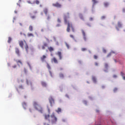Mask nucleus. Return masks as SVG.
I'll return each mask as SVG.
<instances>
[{"mask_svg":"<svg viewBox=\"0 0 125 125\" xmlns=\"http://www.w3.org/2000/svg\"><path fill=\"white\" fill-rule=\"evenodd\" d=\"M30 85L32 86V82H30Z\"/></svg>","mask_w":125,"mask_h":125,"instance_id":"59","label":"nucleus"},{"mask_svg":"<svg viewBox=\"0 0 125 125\" xmlns=\"http://www.w3.org/2000/svg\"><path fill=\"white\" fill-rule=\"evenodd\" d=\"M60 77L61 78H64V75H63V74H60Z\"/></svg>","mask_w":125,"mask_h":125,"instance_id":"34","label":"nucleus"},{"mask_svg":"<svg viewBox=\"0 0 125 125\" xmlns=\"http://www.w3.org/2000/svg\"><path fill=\"white\" fill-rule=\"evenodd\" d=\"M33 13H34V14H37V13H38V11H34Z\"/></svg>","mask_w":125,"mask_h":125,"instance_id":"47","label":"nucleus"},{"mask_svg":"<svg viewBox=\"0 0 125 125\" xmlns=\"http://www.w3.org/2000/svg\"><path fill=\"white\" fill-rule=\"evenodd\" d=\"M19 88H21V89H24V86H23L22 85H21L19 86Z\"/></svg>","mask_w":125,"mask_h":125,"instance_id":"32","label":"nucleus"},{"mask_svg":"<svg viewBox=\"0 0 125 125\" xmlns=\"http://www.w3.org/2000/svg\"><path fill=\"white\" fill-rule=\"evenodd\" d=\"M15 52H16V54L18 55V56H21L20 51H19V49L18 48H15Z\"/></svg>","mask_w":125,"mask_h":125,"instance_id":"10","label":"nucleus"},{"mask_svg":"<svg viewBox=\"0 0 125 125\" xmlns=\"http://www.w3.org/2000/svg\"><path fill=\"white\" fill-rule=\"evenodd\" d=\"M43 11L45 14V15H48V9H47V8H44L43 10Z\"/></svg>","mask_w":125,"mask_h":125,"instance_id":"13","label":"nucleus"},{"mask_svg":"<svg viewBox=\"0 0 125 125\" xmlns=\"http://www.w3.org/2000/svg\"><path fill=\"white\" fill-rule=\"evenodd\" d=\"M108 67H109V65L108 64V63H104V68L106 69L104 70V72H105L106 73H107V72H108Z\"/></svg>","mask_w":125,"mask_h":125,"instance_id":"9","label":"nucleus"},{"mask_svg":"<svg viewBox=\"0 0 125 125\" xmlns=\"http://www.w3.org/2000/svg\"><path fill=\"white\" fill-rule=\"evenodd\" d=\"M82 51H85V50H86V48H82Z\"/></svg>","mask_w":125,"mask_h":125,"instance_id":"36","label":"nucleus"},{"mask_svg":"<svg viewBox=\"0 0 125 125\" xmlns=\"http://www.w3.org/2000/svg\"><path fill=\"white\" fill-rule=\"evenodd\" d=\"M33 4H36L39 5L40 4V1L39 0H36L35 1H34L32 3Z\"/></svg>","mask_w":125,"mask_h":125,"instance_id":"18","label":"nucleus"},{"mask_svg":"<svg viewBox=\"0 0 125 125\" xmlns=\"http://www.w3.org/2000/svg\"><path fill=\"white\" fill-rule=\"evenodd\" d=\"M121 75L122 76V77H125V73H123V72H121Z\"/></svg>","mask_w":125,"mask_h":125,"instance_id":"33","label":"nucleus"},{"mask_svg":"<svg viewBox=\"0 0 125 125\" xmlns=\"http://www.w3.org/2000/svg\"><path fill=\"white\" fill-rule=\"evenodd\" d=\"M26 83L27 84H29V81H28V79H26Z\"/></svg>","mask_w":125,"mask_h":125,"instance_id":"49","label":"nucleus"},{"mask_svg":"<svg viewBox=\"0 0 125 125\" xmlns=\"http://www.w3.org/2000/svg\"><path fill=\"white\" fill-rule=\"evenodd\" d=\"M117 90H118L117 88H114V89H113V91L114 92H116V91H117Z\"/></svg>","mask_w":125,"mask_h":125,"instance_id":"39","label":"nucleus"},{"mask_svg":"<svg viewBox=\"0 0 125 125\" xmlns=\"http://www.w3.org/2000/svg\"><path fill=\"white\" fill-rule=\"evenodd\" d=\"M48 44H47V43L46 42H44L43 43V44L42 45V49L43 50H44V49H45V47H47Z\"/></svg>","mask_w":125,"mask_h":125,"instance_id":"12","label":"nucleus"},{"mask_svg":"<svg viewBox=\"0 0 125 125\" xmlns=\"http://www.w3.org/2000/svg\"><path fill=\"white\" fill-rule=\"evenodd\" d=\"M79 17L80 19H81L82 20H84V19L83 18V14H79Z\"/></svg>","mask_w":125,"mask_h":125,"instance_id":"21","label":"nucleus"},{"mask_svg":"<svg viewBox=\"0 0 125 125\" xmlns=\"http://www.w3.org/2000/svg\"><path fill=\"white\" fill-rule=\"evenodd\" d=\"M41 15H43V13H41Z\"/></svg>","mask_w":125,"mask_h":125,"instance_id":"64","label":"nucleus"},{"mask_svg":"<svg viewBox=\"0 0 125 125\" xmlns=\"http://www.w3.org/2000/svg\"><path fill=\"white\" fill-rule=\"evenodd\" d=\"M101 18H102V19L104 20V19H105V16H103Z\"/></svg>","mask_w":125,"mask_h":125,"instance_id":"48","label":"nucleus"},{"mask_svg":"<svg viewBox=\"0 0 125 125\" xmlns=\"http://www.w3.org/2000/svg\"><path fill=\"white\" fill-rule=\"evenodd\" d=\"M20 26H23V24L21 22L20 23Z\"/></svg>","mask_w":125,"mask_h":125,"instance_id":"54","label":"nucleus"},{"mask_svg":"<svg viewBox=\"0 0 125 125\" xmlns=\"http://www.w3.org/2000/svg\"><path fill=\"white\" fill-rule=\"evenodd\" d=\"M117 30H118V31H119V28H118V27H116Z\"/></svg>","mask_w":125,"mask_h":125,"instance_id":"61","label":"nucleus"},{"mask_svg":"<svg viewBox=\"0 0 125 125\" xmlns=\"http://www.w3.org/2000/svg\"><path fill=\"white\" fill-rule=\"evenodd\" d=\"M33 105L35 110H37V111H38V112H40V113H42L43 109H42V105L39 104V103L37 101H34L33 103Z\"/></svg>","mask_w":125,"mask_h":125,"instance_id":"3","label":"nucleus"},{"mask_svg":"<svg viewBox=\"0 0 125 125\" xmlns=\"http://www.w3.org/2000/svg\"><path fill=\"white\" fill-rule=\"evenodd\" d=\"M42 62H45V59H46V56L43 55L40 58Z\"/></svg>","mask_w":125,"mask_h":125,"instance_id":"8","label":"nucleus"},{"mask_svg":"<svg viewBox=\"0 0 125 125\" xmlns=\"http://www.w3.org/2000/svg\"><path fill=\"white\" fill-rule=\"evenodd\" d=\"M27 2H28V3H29V4H34L33 3V2H31V1H30V0L27 1Z\"/></svg>","mask_w":125,"mask_h":125,"instance_id":"35","label":"nucleus"},{"mask_svg":"<svg viewBox=\"0 0 125 125\" xmlns=\"http://www.w3.org/2000/svg\"><path fill=\"white\" fill-rule=\"evenodd\" d=\"M21 83H23V80H21Z\"/></svg>","mask_w":125,"mask_h":125,"instance_id":"62","label":"nucleus"},{"mask_svg":"<svg viewBox=\"0 0 125 125\" xmlns=\"http://www.w3.org/2000/svg\"><path fill=\"white\" fill-rule=\"evenodd\" d=\"M92 81L94 82V83H96V78L95 77H92Z\"/></svg>","mask_w":125,"mask_h":125,"instance_id":"28","label":"nucleus"},{"mask_svg":"<svg viewBox=\"0 0 125 125\" xmlns=\"http://www.w3.org/2000/svg\"><path fill=\"white\" fill-rule=\"evenodd\" d=\"M90 20L91 21H92V20H93V19L92 18H90Z\"/></svg>","mask_w":125,"mask_h":125,"instance_id":"52","label":"nucleus"},{"mask_svg":"<svg viewBox=\"0 0 125 125\" xmlns=\"http://www.w3.org/2000/svg\"><path fill=\"white\" fill-rule=\"evenodd\" d=\"M94 58L95 59H97V58H98V57L97 55H94Z\"/></svg>","mask_w":125,"mask_h":125,"instance_id":"38","label":"nucleus"},{"mask_svg":"<svg viewBox=\"0 0 125 125\" xmlns=\"http://www.w3.org/2000/svg\"><path fill=\"white\" fill-rule=\"evenodd\" d=\"M24 47L25 49V50L28 52V49H29V46H28V44H27V42L26 41L23 40H21L19 41V44L20 46L21 47V48H24Z\"/></svg>","mask_w":125,"mask_h":125,"instance_id":"4","label":"nucleus"},{"mask_svg":"<svg viewBox=\"0 0 125 125\" xmlns=\"http://www.w3.org/2000/svg\"><path fill=\"white\" fill-rule=\"evenodd\" d=\"M82 33L83 35V39L84 41H86V40H87V38H86V35H85V32H84V31L83 30H82Z\"/></svg>","mask_w":125,"mask_h":125,"instance_id":"7","label":"nucleus"},{"mask_svg":"<svg viewBox=\"0 0 125 125\" xmlns=\"http://www.w3.org/2000/svg\"><path fill=\"white\" fill-rule=\"evenodd\" d=\"M102 88H104L105 87H104V86H102Z\"/></svg>","mask_w":125,"mask_h":125,"instance_id":"60","label":"nucleus"},{"mask_svg":"<svg viewBox=\"0 0 125 125\" xmlns=\"http://www.w3.org/2000/svg\"><path fill=\"white\" fill-rule=\"evenodd\" d=\"M48 49L50 52H52V51H54V48L51 46L48 47Z\"/></svg>","mask_w":125,"mask_h":125,"instance_id":"15","label":"nucleus"},{"mask_svg":"<svg viewBox=\"0 0 125 125\" xmlns=\"http://www.w3.org/2000/svg\"><path fill=\"white\" fill-rule=\"evenodd\" d=\"M104 5L105 7H108V6H109V2H104Z\"/></svg>","mask_w":125,"mask_h":125,"instance_id":"19","label":"nucleus"},{"mask_svg":"<svg viewBox=\"0 0 125 125\" xmlns=\"http://www.w3.org/2000/svg\"><path fill=\"white\" fill-rule=\"evenodd\" d=\"M43 125H49V124H47L45 123L43 124Z\"/></svg>","mask_w":125,"mask_h":125,"instance_id":"51","label":"nucleus"},{"mask_svg":"<svg viewBox=\"0 0 125 125\" xmlns=\"http://www.w3.org/2000/svg\"><path fill=\"white\" fill-rule=\"evenodd\" d=\"M17 5H19V6H20V4L17 3Z\"/></svg>","mask_w":125,"mask_h":125,"instance_id":"63","label":"nucleus"},{"mask_svg":"<svg viewBox=\"0 0 125 125\" xmlns=\"http://www.w3.org/2000/svg\"><path fill=\"white\" fill-rule=\"evenodd\" d=\"M114 62L117 63V62H120V60L114 59Z\"/></svg>","mask_w":125,"mask_h":125,"instance_id":"37","label":"nucleus"},{"mask_svg":"<svg viewBox=\"0 0 125 125\" xmlns=\"http://www.w3.org/2000/svg\"><path fill=\"white\" fill-rule=\"evenodd\" d=\"M29 31H30V32H32V31H33V26L32 25L29 26Z\"/></svg>","mask_w":125,"mask_h":125,"instance_id":"24","label":"nucleus"},{"mask_svg":"<svg viewBox=\"0 0 125 125\" xmlns=\"http://www.w3.org/2000/svg\"><path fill=\"white\" fill-rule=\"evenodd\" d=\"M113 53V52H111L110 53H109L107 55V57H110V56H111V55H112V54Z\"/></svg>","mask_w":125,"mask_h":125,"instance_id":"31","label":"nucleus"},{"mask_svg":"<svg viewBox=\"0 0 125 125\" xmlns=\"http://www.w3.org/2000/svg\"><path fill=\"white\" fill-rule=\"evenodd\" d=\"M57 27H60V24H58L57 25Z\"/></svg>","mask_w":125,"mask_h":125,"instance_id":"53","label":"nucleus"},{"mask_svg":"<svg viewBox=\"0 0 125 125\" xmlns=\"http://www.w3.org/2000/svg\"><path fill=\"white\" fill-rule=\"evenodd\" d=\"M56 112H57V113H61V108H58V110H56Z\"/></svg>","mask_w":125,"mask_h":125,"instance_id":"25","label":"nucleus"},{"mask_svg":"<svg viewBox=\"0 0 125 125\" xmlns=\"http://www.w3.org/2000/svg\"><path fill=\"white\" fill-rule=\"evenodd\" d=\"M45 16H46V20L48 21H49V20H50V15L48 14L47 15H45Z\"/></svg>","mask_w":125,"mask_h":125,"instance_id":"20","label":"nucleus"},{"mask_svg":"<svg viewBox=\"0 0 125 125\" xmlns=\"http://www.w3.org/2000/svg\"><path fill=\"white\" fill-rule=\"evenodd\" d=\"M57 21L58 23H61V20H60V19H58Z\"/></svg>","mask_w":125,"mask_h":125,"instance_id":"40","label":"nucleus"},{"mask_svg":"<svg viewBox=\"0 0 125 125\" xmlns=\"http://www.w3.org/2000/svg\"><path fill=\"white\" fill-rule=\"evenodd\" d=\"M23 33L22 32H20V35H22Z\"/></svg>","mask_w":125,"mask_h":125,"instance_id":"57","label":"nucleus"},{"mask_svg":"<svg viewBox=\"0 0 125 125\" xmlns=\"http://www.w3.org/2000/svg\"><path fill=\"white\" fill-rule=\"evenodd\" d=\"M113 78H114L115 79H116V78H117V75H114L113 76Z\"/></svg>","mask_w":125,"mask_h":125,"instance_id":"50","label":"nucleus"},{"mask_svg":"<svg viewBox=\"0 0 125 125\" xmlns=\"http://www.w3.org/2000/svg\"><path fill=\"white\" fill-rule=\"evenodd\" d=\"M31 19H35L36 18V16H32L31 17Z\"/></svg>","mask_w":125,"mask_h":125,"instance_id":"41","label":"nucleus"},{"mask_svg":"<svg viewBox=\"0 0 125 125\" xmlns=\"http://www.w3.org/2000/svg\"><path fill=\"white\" fill-rule=\"evenodd\" d=\"M57 55H58L59 58V60H62V53H61V52H58L57 53Z\"/></svg>","mask_w":125,"mask_h":125,"instance_id":"11","label":"nucleus"},{"mask_svg":"<svg viewBox=\"0 0 125 125\" xmlns=\"http://www.w3.org/2000/svg\"><path fill=\"white\" fill-rule=\"evenodd\" d=\"M103 51L104 53H106V49H103Z\"/></svg>","mask_w":125,"mask_h":125,"instance_id":"43","label":"nucleus"},{"mask_svg":"<svg viewBox=\"0 0 125 125\" xmlns=\"http://www.w3.org/2000/svg\"><path fill=\"white\" fill-rule=\"evenodd\" d=\"M28 37H34V34L32 33H28Z\"/></svg>","mask_w":125,"mask_h":125,"instance_id":"26","label":"nucleus"},{"mask_svg":"<svg viewBox=\"0 0 125 125\" xmlns=\"http://www.w3.org/2000/svg\"><path fill=\"white\" fill-rule=\"evenodd\" d=\"M69 18H70V13H67L64 16V23L65 24H67L66 31L68 32V33H69L70 29H71L72 32H75V28L73 26V24H72V22H70V21H68V19Z\"/></svg>","mask_w":125,"mask_h":125,"instance_id":"1","label":"nucleus"},{"mask_svg":"<svg viewBox=\"0 0 125 125\" xmlns=\"http://www.w3.org/2000/svg\"><path fill=\"white\" fill-rule=\"evenodd\" d=\"M52 62H55V64H58V61L55 57H54L53 59H52Z\"/></svg>","mask_w":125,"mask_h":125,"instance_id":"14","label":"nucleus"},{"mask_svg":"<svg viewBox=\"0 0 125 125\" xmlns=\"http://www.w3.org/2000/svg\"><path fill=\"white\" fill-rule=\"evenodd\" d=\"M117 25H118V27H119V28H121V27H122V22H121V21H119L118 22Z\"/></svg>","mask_w":125,"mask_h":125,"instance_id":"22","label":"nucleus"},{"mask_svg":"<svg viewBox=\"0 0 125 125\" xmlns=\"http://www.w3.org/2000/svg\"><path fill=\"white\" fill-rule=\"evenodd\" d=\"M123 80H124L125 81V76H123Z\"/></svg>","mask_w":125,"mask_h":125,"instance_id":"55","label":"nucleus"},{"mask_svg":"<svg viewBox=\"0 0 125 125\" xmlns=\"http://www.w3.org/2000/svg\"><path fill=\"white\" fill-rule=\"evenodd\" d=\"M16 62L18 66H20V65H22V63L21 60L17 61Z\"/></svg>","mask_w":125,"mask_h":125,"instance_id":"17","label":"nucleus"},{"mask_svg":"<svg viewBox=\"0 0 125 125\" xmlns=\"http://www.w3.org/2000/svg\"><path fill=\"white\" fill-rule=\"evenodd\" d=\"M52 5L53 6L57 7L58 8H61V7H62V5H61V4L59 3L58 2H57L55 3H53Z\"/></svg>","mask_w":125,"mask_h":125,"instance_id":"6","label":"nucleus"},{"mask_svg":"<svg viewBox=\"0 0 125 125\" xmlns=\"http://www.w3.org/2000/svg\"><path fill=\"white\" fill-rule=\"evenodd\" d=\"M26 105H27V104H26V103L25 102H23L22 103V105L24 106H26Z\"/></svg>","mask_w":125,"mask_h":125,"instance_id":"42","label":"nucleus"},{"mask_svg":"<svg viewBox=\"0 0 125 125\" xmlns=\"http://www.w3.org/2000/svg\"><path fill=\"white\" fill-rule=\"evenodd\" d=\"M11 41H12V39L11 38V37H9L7 42L8 43H10V42H11Z\"/></svg>","mask_w":125,"mask_h":125,"instance_id":"23","label":"nucleus"},{"mask_svg":"<svg viewBox=\"0 0 125 125\" xmlns=\"http://www.w3.org/2000/svg\"><path fill=\"white\" fill-rule=\"evenodd\" d=\"M66 97L68 98L69 96H68V95H66Z\"/></svg>","mask_w":125,"mask_h":125,"instance_id":"58","label":"nucleus"},{"mask_svg":"<svg viewBox=\"0 0 125 125\" xmlns=\"http://www.w3.org/2000/svg\"><path fill=\"white\" fill-rule=\"evenodd\" d=\"M65 44L66 46V47H67V48H70V46L69 45V44H68V43L67 42H65Z\"/></svg>","mask_w":125,"mask_h":125,"instance_id":"30","label":"nucleus"},{"mask_svg":"<svg viewBox=\"0 0 125 125\" xmlns=\"http://www.w3.org/2000/svg\"><path fill=\"white\" fill-rule=\"evenodd\" d=\"M123 12H125V8H124V9H123Z\"/></svg>","mask_w":125,"mask_h":125,"instance_id":"56","label":"nucleus"},{"mask_svg":"<svg viewBox=\"0 0 125 125\" xmlns=\"http://www.w3.org/2000/svg\"><path fill=\"white\" fill-rule=\"evenodd\" d=\"M70 38H71L72 39H75V38L74 37V36L73 35H70Z\"/></svg>","mask_w":125,"mask_h":125,"instance_id":"44","label":"nucleus"},{"mask_svg":"<svg viewBox=\"0 0 125 125\" xmlns=\"http://www.w3.org/2000/svg\"><path fill=\"white\" fill-rule=\"evenodd\" d=\"M16 67H17V65H13V66H12V67H13L14 69H15V68H16Z\"/></svg>","mask_w":125,"mask_h":125,"instance_id":"45","label":"nucleus"},{"mask_svg":"<svg viewBox=\"0 0 125 125\" xmlns=\"http://www.w3.org/2000/svg\"><path fill=\"white\" fill-rule=\"evenodd\" d=\"M95 66H98V62H95Z\"/></svg>","mask_w":125,"mask_h":125,"instance_id":"46","label":"nucleus"},{"mask_svg":"<svg viewBox=\"0 0 125 125\" xmlns=\"http://www.w3.org/2000/svg\"><path fill=\"white\" fill-rule=\"evenodd\" d=\"M49 101L50 104V106L52 107V106H53V104H54L55 103V102H54V99H53L52 97L50 96L49 98Z\"/></svg>","mask_w":125,"mask_h":125,"instance_id":"5","label":"nucleus"},{"mask_svg":"<svg viewBox=\"0 0 125 125\" xmlns=\"http://www.w3.org/2000/svg\"><path fill=\"white\" fill-rule=\"evenodd\" d=\"M41 84L44 87H46V85H47V84H46V83L43 81L41 82Z\"/></svg>","mask_w":125,"mask_h":125,"instance_id":"16","label":"nucleus"},{"mask_svg":"<svg viewBox=\"0 0 125 125\" xmlns=\"http://www.w3.org/2000/svg\"><path fill=\"white\" fill-rule=\"evenodd\" d=\"M93 4H96V3H97V2H98V1H97V0H92Z\"/></svg>","mask_w":125,"mask_h":125,"instance_id":"27","label":"nucleus"},{"mask_svg":"<svg viewBox=\"0 0 125 125\" xmlns=\"http://www.w3.org/2000/svg\"><path fill=\"white\" fill-rule=\"evenodd\" d=\"M44 118L45 120H48L49 123L51 122L52 125H55L56 122H57V118L55 117L54 114H52L51 116H49V115H45Z\"/></svg>","mask_w":125,"mask_h":125,"instance_id":"2","label":"nucleus"},{"mask_svg":"<svg viewBox=\"0 0 125 125\" xmlns=\"http://www.w3.org/2000/svg\"><path fill=\"white\" fill-rule=\"evenodd\" d=\"M47 68L49 70H50V69H51V67H50V65H49V64H48V63H47Z\"/></svg>","mask_w":125,"mask_h":125,"instance_id":"29","label":"nucleus"}]
</instances>
